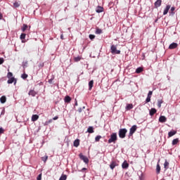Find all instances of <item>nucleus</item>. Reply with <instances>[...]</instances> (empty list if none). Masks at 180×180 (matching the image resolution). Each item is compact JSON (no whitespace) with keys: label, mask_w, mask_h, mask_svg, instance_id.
<instances>
[{"label":"nucleus","mask_w":180,"mask_h":180,"mask_svg":"<svg viewBox=\"0 0 180 180\" xmlns=\"http://www.w3.org/2000/svg\"><path fill=\"white\" fill-rule=\"evenodd\" d=\"M103 11H104L103 7L100 6H98L97 7V8H96V12H97L98 13H101L103 12Z\"/></svg>","instance_id":"obj_12"},{"label":"nucleus","mask_w":180,"mask_h":180,"mask_svg":"<svg viewBox=\"0 0 180 180\" xmlns=\"http://www.w3.org/2000/svg\"><path fill=\"white\" fill-rule=\"evenodd\" d=\"M60 39H64L63 34H61V35H60Z\"/></svg>","instance_id":"obj_49"},{"label":"nucleus","mask_w":180,"mask_h":180,"mask_svg":"<svg viewBox=\"0 0 180 180\" xmlns=\"http://www.w3.org/2000/svg\"><path fill=\"white\" fill-rule=\"evenodd\" d=\"M87 132L89 134H94V127H89L87 129Z\"/></svg>","instance_id":"obj_22"},{"label":"nucleus","mask_w":180,"mask_h":180,"mask_svg":"<svg viewBox=\"0 0 180 180\" xmlns=\"http://www.w3.org/2000/svg\"><path fill=\"white\" fill-rule=\"evenodd\" d=\"M127 129L126 128H121L119 129L118 136L119 138L123 139L126 137V134H127Z\"/></svg>","instance_id":"obj_1"},{"label":"nucleus","mask_w":180,"mask_h":180,"mask_svg":"<svg viewBox=\"0 0 180 180\" xmlns=\"http://www.w3.org/2000/svg\"><path fill=\"white\" fill-rule=\"evenodd\" d=\"M25 36H26L25 34H24V33L21 34H20V39H22V40L25 39Z\"/></svg>","instance_id":"obj_39"},{"label":"nucleus","mask_w":180,"mask_h":180,"mask_svg":"<svg viewBox=\"0 0 180 180\" xmlns=\"http://www.w3.org/2000/svg\"><path fill=\"white\" fill-rule=\"evenodd\" d=\"M75 105H77V102L76 101Z\"/></svg>","instance_id":"obj_52"},{"label":"nucleus","mask_w":180,"mask_h":180,"mask_svg":"<svg viewBox=\"0 0 180 180\" xmlns=\"http://www.w3.org/2000/svg\"><path fill=\"white\" fill-rule=\"evenodd\" d=\"M58 116H55V117H53V120H58Z\"/></svg>","instance_id":"obj_45"},{"label":"nucleus","mask_w":180,"mask_h":180,"mask_svg":"<svg viewBox=\"0 0 180 180\" xmlns=\"http://www.w3.org/2000/svg\"><path fill=\"white\" fill-rule=\"evenodd\" d=\"M37 94V93L34 90H30L28 94L29 96H33V97L36 96Z\"/></svg>","instance_id":"obj_16"},{"label":"nucleus","mask_w":180,"mask_h":180,"mask_svg":"<svg viewBox=\"0 0 180 180\" xmlns=\"http://www.w3.org/2000/svg\"><path fill=\"white\" fill-rule=\"evenodd\" d=\"M86 168L84 167V168H82V172H84V171H86Z\"/></svg>","instance_id":"obj_50"},{"label":"nucleus","mask_w":180,"mask_h":180,"mask_svg":"<svg viewBox=\"0 0 180 180\" xmlns=\"http://www.w3.org/2000/svg\"><path fill=\"white\" fill-rule=\"evenodd\" d=\"M13 5L14 8H19V6H20V3L18 1H14L13 3Z\"/></svg>","instance_id":"obj_25"},{"label":"nucleus","mask_w":180,"mask_h":180,"mask_svg":"<svg viewBox=\"0 0 180 180\" xmlns=\"http://www.w3.org/2000/svg\"><path fill=\"white\" fill-rule=\"evenodd\" d=\"M152 95H153V91H149L148 94V97H146V103L150 102Z\"/></svg>","instance_id":"obj_6"},{"label":"nucleus","mask_w":180,"mask_h":180,"mask_svg":"<svg viewBox=\"0 0 180 180\" xmlns=\"http://www.w3.org/2000/svg\"><path fill=\"white\" fill-rule=\"evenodd\" d=\"M143 69L142 68H138L135 72H136L137 74H140L141 72H143Z\"/></svg>","instance_id":"obj_30"},{"label":"nucleus","mask_w":180,"mask_h":180,"mask_svg":"<svg viewBox=\"0 0 180 180\" xmlns=\"http://www.w3.org/2000/svg\"><path fill=\"white\" fill-rule=\"evenodd\" d=\"M159 122L160 123H165L167 122V117L164 115H161L159 118Z\"/></svg>","instance_id":"obj_8"},{"label":"nucleus","mask_w":180,"mask_h":180,"mask_svg":"<svg viewBox=\"0 0 180 180\" xmlns=\"http://www.w3.org/2000/svg\"><path fill=\"white\" fill-rule=\"evenodd\" d=\"M175 11V8L174 7H172L171 8V11L172 13H173Z\"/></svg>","instance_id":"obj_47"},{"label":"nucleus","mask_w":180,"mask_h":180,"mask_svg":"<svg viewBox=\"0 0 180 180\" xmlns=\"http://www.w3.org/2000/svg\"><path fill=\"white\" fill-rule=\"evenodd\" d=\"M94 86V80L89 82V90H91Z\"/></svg>","instance_id":"obj_23"},{"label":"nucleus","mask_w":180,"mask_h":180,"mask_svg":"<svg viewBox=\"0 0 180 180\" xmlns=\"http://www.w3.org/2000/svg\"><path fill=\"white\" fill-rule=\"evenodd\" d=\"M110 51H110L111 53H112V54H117V55H119V54H120V53H121L120 50H117V47H116L115 45L111 46V47H110Z\"/></svg>","instance_id":"obj_3"},{"label":"nucleus","mask_w":180,"mask_h":180,"mask_svg":"<svg viewBox=\"0 0 180 180\" xmlns=\"http://www.w3.org/2000/svg\"><path fill=\"white\" fill-rule=\"evenodd\" d=\"M117 141V133L114 132L111 134L109 140H108V143H116V141Z\"/></svg>","instance_id":"obj_2"},{"label":"nucleus","mask_w":180,"mask_h":180,"mask_svg":"<svg viewBox=\"0 0 180 180\" xmlns=\"http://www.w3.org/2000/svg\"><path fill=\"white\" fill-rule=\"evenodd\" d=\"M52 122H53L52 120H49L48 121H46L45 123H44V125L46 126V125L50 124L52 123Z\"/></svg>","instance_id":"obj_37"},{"label":"nucleus","mask_w":180,"mask_h":180,"mask_svg":"<svg viewBox=\"0 0 180 180\" xmlns=\"http://www.w3.org/2000/svg\"><path fill=\"white\" fill-rule=\"evenodd\" d=\"M79 140L77 139L75 141H73V146L79 147Z\"/></svg>","instance_id":"obj_19"},{"label":"nucleus","mask_w":180,"mask_h":180,"mask_svg":"<svg viewBox=\"0 0 180 180\" xmlns=\"http://www.w3.org/2000/svg\"><path fill=\"white\" fill-rule=\"evenodd\" d=\"M163 100H159L158 101V107H159V108H160L162 107V104L163 103Z\"/></svg>","instance_id":"obj_31"},{"label":"nucleus","mask_w":180,"mask_h":180,"mask_svg":"<svg viewBox=\"0 0 180 180\" xmlns=\"http://www.w3.org/2000/svg\"><path fill=\"white\" fill-rule=\"evenodd\" d=\"M12 77H13V73L11 72H8V73H7V78L11 79Z\"/></svg>","instance_id":"obj_35"},{"label":"nucleus","mask_w":180,"mask_h":180,"mask_svg":"<svg viewBox=\"0 0 180 180\" xmlns=\"http://www.w3.org/2000/svg\"><path fill=\"white\" fill-rule=\"evenodd\" d=\"M102 33V30L99 28H97V30H96V34H100Z\"/></svg>","instance_id":"obj_38"},{"label":"nucleus","mask_w":180,"mask_h":180,"mask_svg":"<svg viewBox=\"0 0 180 180\" xmlns=\"http://www.w3.org/2000/svg\"><path fill=\"white\" fill-rule=\"evenodd\" d=\"M160 172V166L159 164H157V166H156V173L157 174H159Z\"/></svg>","instance_id":"obj_29"},{"label":"nucleus","mask_w":180,"mask_h":180,"mask_svg":"<svg viewBox=\"0 0 180 180\" xmlns=\"http://www.w3.org/2000/svg\"><path fill=\"white\" fill-rule=\"evenodd\" d=\"M157 110H155V108H152L151 110H150V112L149 115L153 116L156 113Z\"/></svg>","instance_id":"obj_21"},{"label":"nucleus","mask_w":180,"mask_h":180,"mask_svg":"<svg viewBox=\"0 0 180 180\" xmlns=\"http://www.w3.org/2000/svg\"><path fill=\"white\" fill-rule=\"evenodd\" d=\"M117 166H119V164H117L115 161H112L111 162V163L110 164V167L111 169L113 170V169H115Z\"/></svg>","instance_id":"obj_7"},{"label":"nucleus","mask_w":180,"mask_h":180,"mask_svg":"<svg viewBox=\"0 0 180 180\" xmlns=\"http://www.w3.org/2000/svg\"><path fill=\"white\" fill-rule=\"evenodd\" d=\"M129 163L127 162V160H124V162H123V163L122 164V169H128L129 168Z\"/></svg>","instance_id":"obj_9"},{"label":"nucleus","mask_w":180,"mask_h":180,"mask_svg":"<svg viewBox=\"0 0 180 180\" xmlns=\"http://www.w3.org/2000/svg\"><path fill=\"white\" fill-rule=\"evenodd\" d=\"M171 8V6L170 5H167V7L165 8L164 11H163V15H165L168 13V11H169V9Z\"/></svg>","instance_id":"obj_13"},{"label":"nucleus","mask_w":180,"mask_h":180,"mask_svg":"<svg viewBox=\"0 0 180 180\" xmlns=\"http://www.w3.org/2000/svg\"><path fill=\"white\" fill-rule=\"evenodd\" d=\"M13 82H15L14 84H16V80L15 77L9 78L8 81H7V84H13Z\"/></svg>","instance_id":"obj_15"},{"label":"nucleus","mask_w":180,"mask_h":180,"mask_svg":"<svg viewBox=\"0 0 180 180\" xmlns=\"http://www.w3.org/2000/svg\"><path fill=\"white\" fill-rule=\"evenodd\" d=\"M177 134V131L175 130H172L168 132V138L174 136L175 134Z\"/></svg>","instance_id":"obj_10"},{"label":"nucleus","mask_w":180,"mask_h":180,"mask_svg":"<svg viewBox=\"0 0 180 180\" xmlns=\"http://www.w3.org/2000/svg\"><path fill=\"white\" fill-rule=\"evenodd\" d=\"M102 139V136L101 135H98L97 136H96L95 138V141L96 142H98L100 141V140Z\"/></svg>","instance_id":"obj_32"},{"label":"nucleus","mask_w":180,"mask_h":180,"mask_svg":"<svg viewBox=\"0 0 180 180\" xmlns=\"http://www.w3.org/2000/svg\"><path fill=\"white\" fill-rule=\"evenodd\" d=\"M71 100H72L71 97H70L68 96H66L64 98V102L66 103H70L71 102Z\"/></svg>","instance_id":"obj_14"},{"label":"nucleus","mask_w":180,"mask_h":180,"mask_svg":"<svg viewBox=\"0 0 180 180\" xmlns=\"http://www.w3.org/2000/svg\"><path fill=\"white\" fill-rule=\"evenodd\" d=\"M28 28V26L27 24H22V27L21 29L22 32H25V30H27Z\"/></svg>","instance_id":"obj_24"},{"label":"nucleus","mask_w":180,"mask_h":180,"mask_svg":"<svg viewBox=\"0 0 180 180\" xmlns=\"http://www.w3.org/2000/svg\"><path fill=\"white\" fill-rule=\"evenodd\" d=\"M4 63V58H0V65L3 64Z\"/></svg>","instance_id":"obj_44"},{"label":"nucleus","mask_w":180,"mask_h":180,"mask_svg":"<svg viewBox=\"0 0 180 180\" xmlns=\"http://www.w3.org/2000/svg\"><path fill=\"white\" fill-rule=\"evenodd\" d=\"M160 5H162V1H156V2L154 3L155 8H159Z\"/></svg>","instance_id":"obj_20"},{"label":"nucleus","mask_w":180,"mask_h":180,"mask_svg":"<svg viewBox=\"0 0 180 180\" xmlns=\"http://www.w3.org/2000/svg\"><path fill=\"white\" fill-rule=\"evenodd\" d=\"M53 80V78H51V79H49V83L52 84Z\"/></svg>","instance_id":"obj_46"},{"label":"nucleus","mask_w":180,"mask_h":180,"mask_svg":"<svg viewBox=\"0 0 180 180\" xmlns=\"http://www.w3.org/2000/svg\"><path fill=\"white\" fill-rule=\"evenodd\" d=\"M137 130V126L136 125H133L132 127L130 128L129 129V137L131 136Z\"/></svg>","instance_id":"obj_5"},{"label":"nucleus","mask_w":180,"mask_h":180,"mask_svg":"<svg viewBox=\"0 0 180 180\" xmlns=\"http://www.w3.org/2000/svg\"><path fill=\"white\" fill-rule=\"evenodd\" d=\"M126 110H131V109H133V105L132 103H129V104H127V106L125 108Z\"/></svg>","instance_id":"obj_17"},{"label":"nucleus","mask_w":180,"mask_h":180,"mask_svg":"<svg viewBox=\"0 0 180 180\" xmlns=\"http://www.w3.org/2000/svg\"><path fill=\"white\" fill-rule=\"evenodd\" d=\"M27 77H28V75H27L25 73L22 74L21 76L22 79H26L27 78Z\"/></svg>","instance_id":"obj_36"},{"label":"nucleus","mask_w":180,"mask_h":180,"mask_svg":"<svg viewBox=\"0 0 180 180\" xmlns=\"http://www.w3.org/2000/svg\"><path fill=\"white\" fill-rule=\"evenodd\" d=\"M169 165V163L167 161V160H165V163H164V168L165 169H168V166Z\"/></svg>","instance_id":"obj_33"},{"label":"nucleus","mask_w":180,"mask_h":180,"mask_svg":"<svg viewBox=\"0 0 180 180\" xmlns=\"http://www.w3.org/2000/svg\"><path fill=\"white\" fill-rule=\"evenodd\" d=\"M5 110H3L1 115H4Z\"/></svg>","instance_id":"obj_51"},{"label":"nucleus","mask_w":180,"mask_h":180,"mask_svg":"<svg viewBox=\"0 0 180 180\" xmlns=\"http://www.w3.org/2000/svg\"><path fill=\"white\" fill-rule=\"evenodd\" d=\"M39 116L37 115H33L32 117V122H37V120H39Z\"/></svg>","instance_id":"obj_18"},{"label":"nucleus","mask_w":180,"mask_h":180,"mask_svg":"<svg viewBox=\"0 0 180 180\" xmlns=\"http://www.w3.org/2000/svg\"><path fill=\"white\" fill-rule=\"evenodd\" d=\"M6 98L5 96H3L2 97L0 98V102H1V103L4 104V103H6Z\"/></svg>","instance_id":"obj_26"},{"label":"nucleus","mask_w":180,"mask_h":180,"mask_svg":"<svg viewBox=\"0 0 180 180\" xmlns=\"http://www.w3.org/2000/svg\"><path fill=\"white\" fill-rule=\"evenodd\" d=\"M89 38L91 40L94 39H95V35L94 34H90V35H89Z\"/></svg>","instance_id":"obj_42"},{"label":"nucleus","mask_w":180,"mask_h":180,"mask_svg":"<svg viewBox=\"0 0 180 180\" xmlns=\"http://www.w3.org/2000/svg\"><path fill=\"white\" fill-rule=\"evenodd\" d=\"M79 159L83 160L84 163L89 164V158L87 157L82 155V153H79Z\"/></svg>","instance_id":"obj_4"},{"label":"nucleus","mask_w":180,"mask_h":180,"mask_svg":"<svg viewBox=\"0 0 180 180\" xmlns=\"http://www.w3.org/2000/svg\"><path fill=\"white\" fill-rule=\"evenodd\" d=\"M68 176L66 174H61L59 180H67Z\"/></svg>","instance_id":"obj_28"},{"label":"nucleus","mask_w":180,"mask_h":180,"mask_svg":"<svg viewBox=\"0 0 180 180\" xmlns=\"http://www.w3.org/2000/svg\"><path fill=\"white\" fill-rule=\"evenodd\" d=\"M48 160V156L47 155H45L44 157H41V161L44 162H46Z\"/></svg>","instance_id":"obj_34"},{"label":"nucleus","mask_w":180,"mask_h":180,"mask_svg":"<svg viewBox=\"0 0 180 180\" xmlns=\"http://www.w3.org/2000/svg\"><path fill=\"white\" fill-rule=\"evenodd\" d=\"M177 47H178V44L172 43L170 44V46H169V49H177Z\"/></svg>","instance_id":"obj_11"},{"label":"nucleus","mask_w":180,"mask_h":180,"mask_svg":"<svg viewBox=\"0 0 180 180\" xmlns=\"http://www.w3.org/2000/svg\"><path fill=\"white\" fill-rule=\"evenodd\" d=\"M4 134V128H0V134Z\"/></svg>","instance_id":"obj_43"},{"label":"nucleus","mask_w":180,"mask_h":180,"mask_svg":"<svg viewBox=\"0 0 180 180\" xmlns=\"http://www.w3.org/2000/svg\"><path fill=\"white\" fill-rule=\"evenodd\" d=\"M42 179V174H40L37 176V180H41Z\"/></svg>","instance_id":"obj_41"},{"label":"nucleus","mask_w":180,"mask_h":180,"mask_svg":"<svg viewBox=\"0 0 180 180\" xmlns=\"http://www.w3.org/2000/svg\"><path fill=\"white\" fill-rule=\"evenodd\" d=\"M179 140L178 138L173 139L172 143V146L177 145V143H179Z\"/></svg>","instance_id":"obj_27"},{"label":"nucleus","mask_w":180,"mask_h":180,"mask_svg":"<svg viewBox=\"0 0 180 180\" xmlns=\"http://www.w3.org/2000/svg\"><path fill=\"white\" fill-rule=\"evenodd\" d=\"M80 60H81V57L78 56V57L75 58V62H79Z\"/></svg>","instance_id":"obj_40"},{"label":"nucleus","mask_w":180,"mask_h":180,"mask_svg":"<svg viewBox=\"0 0 180 180\" xmlns=\"http://www.w3.org/2000/svg\"><path fill=\"white\" fill-rule=\"evenodd\" d=\"M4 18L3 15L0 13V20Z\"/></svg>","instance_id":"obj_48"}]
</instances>
